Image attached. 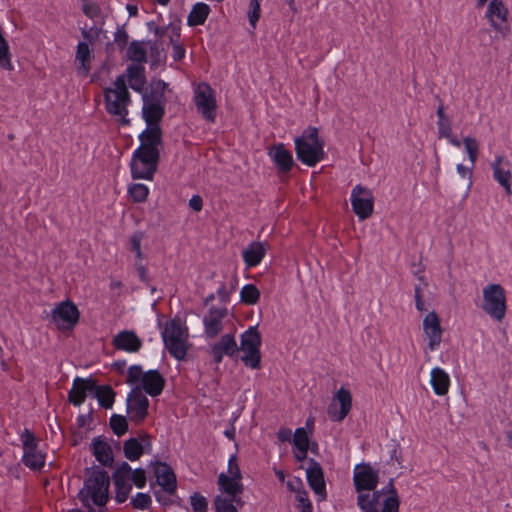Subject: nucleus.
I'll return each instance as SVG.
<instances>
[{
	"label": "nucleus",
	"instance_id": "nucleus-1",
	"mask_svg": "<svg viewBox=\"0 0 512 512\" xmlns=\"http://www.w3.org/2000/svg\"><path fill=\"white\" fill-rule=\"evenodd\" d=\"M353 483L357 493V506L361 512H376V509L381 508L391 512L394 506L400 505L394 479L389 480L386 488L377 490L379 472L370 464L361 463L355 466Z\"/></svg>",
	"mask_w": 512,
	"mask_h": 512
},
{
	"label": "nucleus",
	"instance_id": "nucleus-2",
	"mask_svg": "<svg viewBox=\"0 0 512 512\" xmlns=\"http://www.w3.org/2000/svg\"><path fill=\"white\" fill-rule=\"evenodd\" d=\"M140 146L134 151L131 159V175L133 179L152 180L160 159V147L163 144L162 130L145 129L140 135Z\"/></svg>",
	"mask_w": 512,
	"mask_h": 512
},
{
	"label": "nucleus",
	"instance_id": "nucleus-3",
	"mask_svg": "<svg viewBox=\"0 0 512 512\" xmlns=\"http://www.w3.org/2000/svg\"><path fill=\"white\" fill-rule=\"evenodd\" d=\"M110 477L104 470L93 471L84 481L82 489L78 493L81 503L95 512L92 504L102 507L109 500Z\"/></svg>",
	"mask_w": 512,
	"mask_h": 512
},
{
	"label": "nucleus",
	"instance_id": "nucleus-4",
	"mask_svg": "<svg viewBox=\"0 0 512 512\" xmlns=\"http://www.w3.org/2000/svg\"><path fill=\"white\" fill-rule=\"evenodd\" d=\"M105 108L107 112L119 117L122 125L130 123L127 118L128 106L131 102L124 75H119L113 83V87L104 90Z\"/></svg>",
	"mask_w": 512,
	"mask_h": 512
},
{
	"label": "nucleus",
	"instance_id": "nucleus-5",
	"mask_svg": "<svg viewBox=\"0 0 512 512\" xmlns=\"http://www.w3.org/2000/svg\"><path fill=\"white\" fill-rule=\"evenodd\" d=\"M295 151L298 160L313 167L324 159V141L319 137L318 129L308 127L302 135L295 139Z\"/></svg>",
	"mask_w": 512,
	"mask_h": 512
},
{
	"label": "nucleus",
	"instance_id": "nucleus-6",
	"mask_svg": "<svg viewBox=\"0 0 512 512\" xmlns=\"http://www.w3.org/2000/svg\"><path fill=\"white\" fill-rule=\"evenodd\" d=\"M165 348L171 356L177 360H184L190 346L187 327L183 326L179 319L166 322L162 332Z\"/></svg>",
	"mask_w": 512,
	"mask_h": 512
},
{
	"label": "nucleus",
	"instance_id": "nucleus-7",
	"mask_svg": "<svg viewBox=\"0 0 512 512\" xmlns=\"http://www.w3.org/2000/svg\"><path fill=\"white\" fill-rule=\"evenodd\" d=\"M261 335L256 326L249 327L241 335L240 347L238 351L243 352L241 360L252 369H259L261 363Z\"/></svg>",
	"mask_w": 512,
	"mask_h": 512
},
{
	"label": "nucleus",
	"instance_id": "nucleus-8",
	"mask_svg": "<svg viewBox=\"0 0 512 512\" xmlns=\"http://www.w3.org/2000/svg\"><path fill=\"white\" fill-rule=\"evenodd\" d=\"M482 309L497 321L504 319L507 310L506 293L500 284H489L484 287Z\"/></svg>",
	"mask_w": 512,
	"mask_h": 512
},
{
	"label": "nucleus",
	"instance_id": "nucleus-9",
	"mask_svg": "<svg viewBox=\"0 0 512 512\" xmlns=\"http://www.w3.org/2000/svg\"><path fill=\"white\" fill-rule=\"evenodd\" d=\"M21 441L23 446L22 462L25 466L32 470H40L45 465V454L38 448V439L29 430L24 429L21 433Z\"/></svg>",
	"mask_w": 512,
	"mask_h": 512
},
{
	"label": "nucleus",
	"instance_id": "nucleus-10",
	"mask_svg": "<svg viewBox=\"0 0 512 512\" xmlns=\"http://www.w3.org/2000/svg\"><path fill=\"white\" fill-rule=\"evenodd\" d=\"M509 11L502 0H491L485 12V18L488 20L492 29L502 37L510 33L508 21Z\"/></svg>",
	"mask_w": 512,
	"mask_h": 512
},
{
	"label": "nucleus",
	"instance_id": "nucleus-11",
	"mask_svg": "<svg viewBox=\"0 0 512 512\" xmlns=\"http://www.w3.org/2000/svg\"><path fill=\"white\" fill-rule=\"evenodd\" d=\"M80 312L77 306L69 301L59 303L51 312V320L60 330H71L79 322Z\"/></svg>",
	"mask_w": 512,
	"mask_h": 512
},
{
	"label": "nucleus",
	"instance_id": "nucleus-12",
	"mask_svg": "<svg viewBox=\"0 0 512 512\" xmlns=\"http://www.w3.org/2000/svg\"><path fill=\"white\" fill-rule=\"evenodd\" d=\"M194 101L203 118L214 122L217 107L214 90L206 83L199 84L195 91Z\"/></svg>",
	"mask_w": 512,
	"mask_h": 512
},
{
	"label": "nucleus",
	"instance_id": "nucleus-13",
	"mask_svg": "<svg viewBox=\"0 0 512 512\" xmlns=\"http://www.w3.org/2000/svg\"><path fill=\"white\" fill-rule=\"evenodd\" d=\"M351 204L354 213L359 219L369 218L373 213L374 207L372 192L361 185H356L351 193Z\"/></svg>",
	"mask_w": 512,
	"mask_h": 512
},
{
	"label": "nucleus",
	"instance_id": "nucleus-14",
	"mask_svg": "<svg viewBox=\"0 0 512 512\" xmlns=\"http://www.w3.org/2000/svg\"><path fill=\"white\" fill-rule=\"evenodd\" d=\"M149 408V400L141 390L140 386H135L127 397V411L130 419L134 422L143 421Z\"/></svg>",
	"mask_w": 512,
	"mask_h": 512
},
{
	"label": "nucleus",
	"instance_id": "nucleus-15",
	"mask_svg": "<svg viewBox=\"0 0 512 512\" xmlns=\"http://www.w3.org/2000/svg\"><path fill=\"white\" fill-rule=\"evenodd\" d=\"M131 473V467L127 462H122L113 472V481L116 490L115 499L118 503H123L128 499L132 489L128 483Z\"/></svg>",
	"mask_w": 512,
	"mask_h": 512
},
{
	"label": "nucleus",
	"instance_id": "nucleus-16",
	"mask_svg": "<svg viewBox=\"0 0 512 512\" xmlns=\"http://www.w3.org/2000/svg\"><path fill=\"white\" fill-rule=\"evenodd\" d=\"M227 308H210L203 318L204 333L207 338H215L223 330V320L227 317Z\"/></svg>",
	"mask_w": 512,
	"mask_h": 512
},
{
	"label": "nucleus",
	"instance_id": "nucleus-17",
	"mask_svg": "<svg viewBox=\"0 0 512 512\" xmlns=\"http://www.w3.org/2000/svg\"><path fill=\"white\" fill-rule=\"evenodd\" d=\"M423 331L429 340L428 348L435 350L442 340L440 318L435 311L429 312L423 319Z\"/></svg>",
	"mask_w": 512,
	"mask_h": 512
},
{
	"label": "nucleus",
	"instance_id": "nucleus-18",
	"mask_svg": "<svg viewBox=\"0 0 512 512\" xmlns=\"http://www.w3.org/2000/svg\"><path fill=\"white\" fill-rule=\"evenodd\" d=\"M334 400L338 401L340 404V409H337L335 403L330 404L328 408V415L332 421L340 422L342 421L351 411L352 408V395L351 392L345 388H340Z\"/></svg>",
	"mask_w": 512,
	"mask_h": 512
},
{
	"label": "nucleus",
	"instance_id": "nucleus-19",
	"mask_svg": "<svg viewBox=\"0 0 512 512\" xmlns=\"http://www.w3.org/2000/svg\"><path fill=\"white\" fill-rule=\"evenodd\" d=\"M237 352L238 345L232 334L223 335L218 342L211 345L209 351L216 364H219L225 355L233 357Z\"/></svg>",
	"mask_w": 512,
	"mask_h": 512
},
{
	"label": "nucleus",
	"instance_id": "nucleus-20",
	"mask_svg": "<svg viewBox=\"0 0 512 512\" xmlns=\"http://www.w3.org/2000/svg\"><path fill=\"white\" fill-rule=\"evenodd\" d=\"M153 471L158 485L166 493L174 494L177 489V479L172 467L164 462H156Z\"/></svg>",
	"mask_w": 512,
	"mask_h": 512
},
{
	"label": "nucleus",
	"instance_id": "nucleus-21",
	"mask_svg": "<svg viewBox=\"0 0 512 512\" xmlns=\"http://www.w3.org/2000/svg\"><path fill=\"white\" fill-rule=\"evenodd\" d=\"M307 481L315 494L320 497V500L326 498V485L323 469L321 465L313 458L309 459V467L307 468Z\"/></svg>",
	"mask_w": 512,
	"mask_h": 512
},
{
	"label": "nucleus",
	"instance_id": "nucleus-22",
	"mask_svg": "<svg viewBox=\"0 0 512 512\" xmlns=\"http://www.w3.org/2000/svg\"><path fill=\"white\" fill-rule=\"evenodd\" d=\"M95 389V381L87 378L76 377L73 380L72 387L68 393V401L74 406H80L84 403L87 393Z\"/></svg>",
	"mask_w": 512,
	"mask_h": 512
},
{
	"label": "nucleus",
	"instance_id": "nucleus-23",
	"mask_svg": "<svg viewBox=\"0 0 512 512\" xmlns=\"http://www.w3.org/2000/svg\"><path fill=\"white\" fill-rule=\"evenodd\" d=\"M112 345L117 350L136 353L142 347V340L132 330H123L112 339Z\"/></svg>",
	"mask_w": 512,
	"mask_h": 512
},
{
	"label": "nucleus",
	"instance_id": "nucleus-24",
	"mask_svg": "<svg viewBox=\"0 0 512 512\" xmlns=\"http://www.w3.org/2000/svg\"><path fill=\"white\" fill-rule=\"evenodd\" d=\"M150 447L151 438L148 434L141 435L140 439L129 438L123 444L124 456L130 461H136L143 455L145 448Z\"/></svg>",
	"mask_w": 512,
	"mask_h": 512
},
{
	"label": "nucleus",
	"instance_id": "nucleus-25",
	"mask_svg": "<svg viewBox=\"0 0 512 512\" xmlns=\"http://www.w3.org/2000/svg\"><path fill=\"white\" fill-rule=\"evenodd\" d=\"M268 154L274 161L279 172L288 173L291 171V169L294 165V160H293L291 152L288 149H286L284 144L279 143V144L273 145L269 149Z\"/></svg>",
	"mask_w": 512,
	"mask_h": 512
},
{
	"label": "nucleus",
	"instance_id": "nucleus-26",
	"mask_svg": "<svg viewBox=\"0 0 512 512\" xmlns=\"http://www.w3.org/2000/svg\"><path fill=\"white\" fill-rule=\"evenodd\" d=\"M165 383L164 377L158 370H149L145 372L140 387L151 397H156L162 393Z\"/></svg>",
	"mask_w": 512,
	"mask_h": 512
},
{
	"label": "nucleus",
	"instance_id": "nucleus-27",
	"mask_svg": "<svg viewBox=\"0 0 512 512\" xmlns=\"http://www.w3.org/2000/svg\"><path fill=\"white\" fill-rule=\"evenodd\" d=\"M143 118L147 123L146 129L158 128L159 122L162 120L165 109L164 104H156V103H147V99H145V103H143Z\"/></svg>",
	"mask_w": 512,
	"mask_h": 512
},
{
	"label": "nucleus",
	"instance_id": "nucleus-28",
	"mask_svg": "<svg viewBox=\"0 0 512 512\" xmlns=\"http://www.w3.org/2000/svg\"><path fill=\"white\" fill-rule=\"evenodd\" d=\"M125 79L136 92H142L146 85L145 68L140 64H131L126 69Z\"/></svg>",
	"mask_w": 512,
	"mask_h": 512
},
{
	"label": "nucleus",
	"instance_id": "nucleus-29",
	"mask_svg": "<svg viewBox=\"0 0 512 512\" xmlns=\"http://www.w3.org/2000/svg\"><path fill=\"white\" fill-rule=\"evenodd\" d=\"M92 452L98 462L103 466L112 467L114 458L111 446L100 438H94Z\"/></svg>",
	"mask_w": 512,
	"mask_h": 512
},
{
	"label": "nucleus",
	"instance_id": "nucleus-30",
	"mask_svg": "<svg viewBox=\"0 0 512 512\" xmlns=\"http://www.w3.org/2000/svg\"><path fill=\"white\" fill-rule=\"evenodd\" d=\"M217 483L219 489L233 499H238V496L243 492L241 480L229 477L225 473L219 474Z\"/></svg>",
	"mask_w": 512,
	"mask_h": 512
},
{
	"label": "nucleus",
	"instance_id": "nucleus-31",
	"mask_svg": "<svg viewBox=\"0 0 512 512\" xmlns=\"http://www.w3.org/2000/svg\"><path fill=\"white\" fill-rule=\"evenodd\" d=\"M266 249L262 242H252L243 251V259L248 268L257 266L265 257Z\"/></svg>",
	"mask_w": 512,
	"mask_h": 512
},
{
	"label": "nucleus",
	"instance_id": "nucleus-32",
	"mask_svg": "<svg viewBox=\"0 0 512 512\" xmlns=\"http://www.w3.org/2000/svg\"><path fill=\"white\" fill-rule=\"evenodd\" d=\"M503 162L502 156H497L495 161L492 163L493 176L495 180L505 189L507 195L512 194L511 179L512 175L509 169L501 167Z\"/></svg>",
	"mask_w": 512,
	"mask_h": 512
},
{
	"label": "nucleus",
	"instance_id": "nucleus-33",
	"mask_svg": "<svg viewBox=\"0 0 512 512\" xmlns=\"http://www.w3.org/2000/svg\"><path fill=\"white\" fill-rule=\"evenodd\" d=\"M430 382L437 395L444 396L448 393L450 378L442 368L435 367L432 369Z\"/></svg>",
	"mask_w": 512,
	"mask_h": 512
},
{
	"label": "nucleus",
	"instance_id": "nucleus-34",
	"mask_svg": "<svg viewBox=\"0 0 512 512\" xmlns=\"http://www.w3.org/2000/svg\"><path fill=\"white\" fill-rule=\"evenodd\" d=\"M76 61L79 62L77 72L82 76H87L91 70L92 54L89 45L85 42H79L76 51Z\"/></svg>",
	"mask_w": 512,
	"mask_h": 512
},
{
	"label": "nucleus",
	"instance_id": "nucleus-35",
	"mask_svg": "<svg viewBox=\"0 0 512 512\" xmlns=\"http://www.w3.org/2000/svg\"><path fill=\"white\" fill-rule=\"evenodd\" d=\"M209 13L210 8L207 4L202 2L195 4L188 15V25L193 27L204 24Z\"/></svg>",
	"mask_w": 512,
	"mask_h": 512
},
{
	"label": "nucleus",
	"instance_id": "nucleus-36",
	"mask_svg": "<svg viewBox=\"0 0 512 512\" xmlns=\"http://www.w3.org/2000/svg\"><path fill=\"white\" fill-rule=\"evenodd\" d=\"M95 392V396L97 397L99 404L101 407L105 409H109L113 406L115 399V392L108 385L96 386L93 390Z\"/></svg>",
	"mask_w": 512,
	"mask_h": 512
},
{
	"label": "nucleus",
	"instance_id": "nucleus-37",
	"mask_svg": "<svg viewBox=\"0 0 512 512\" xmlns=\"http://www.w3.org/2000/svg\"><path fill=\"white\" fill-rule=\"evenodd\" d=\"M127 57L133 62L132 64L142 65L147 61L146 49L142 42L132 41L127 49Z\"/></svg>",
	"mask_w": 512,
	"mask_h": 512
},
{
	"label": "nucleus",
	"instance_id": "nucleus-38",
	"mask_svg": "<svg viewBox=\"0 0 512 512\" xmlns=\"http://www.w3.org/2000/svg\"><path fill=\"white\" fill-rule=\"evenodd\" d=\"M260 291L253 284H247L240 291V300L243 304L254 305L259 301Z\"/></svg>",
	"mask_w": 512,
	"mask_h": 512
},
{
	"label": "nucleus",
	"instance_id": "nucleus-39",
	"mask_svg": "<svg viewBox=\"0 0 512 512\" xmlns=\"http://www.w3.org/2000/svg\"><path fill=\"white\" fill-rule=\"evenodd\" d=\"M128 193L134 203H142L146 201L149 189L146 185L137 183L129 186Z\"/></svg>",
	"mask_w": 512,
	"mask_h": 512
},
{
	"label": "nucleus",
	"instance_id": "nucleus-40",
	"mask_svg": "<svg viewBox=\"0 0 512 512\" xmlns=\"http://www.w3.org/2000/svg\"><path fill=\"white\" fill-rule=\"evenodd\" d=\"M0 67L5 70H12L11 55L9 53V46L7 41L0 31Z\"/></svg>",
	"mask_w": 512,
	"mask_h": 512
},
{
	"label": "nucleus",
	"instance_id": "nucleus-41",
	"mask_svg": "<svg viewBox=\"0 0 512 512\" xmlns=\"http://www.w3.org/2000/svg\"><path fill=\"white\" fill-rule=\"evenodd\" d=\"M233 502H236L238 505L242 504L240 498L238 499H227L221 496H217L215 499V509L216 512H238L237 508L234 506Z\"/></svg>",
	"mask_w": 512,
	"mask_h": 512
},
{
	"label": "nucleus",
	"instance_id": "nucleus-42",
	"mask_svg": "<svg viewBox=\"0 0 512 512\" xmlns=\"http://www.w3.org/2000/svg\"><path fill=\"white\" fill-rule=\"evenodd\" d=\"M293 445L300 452H308L309 449V437L304 428H297L294 437Z\"/></svg>",
	"mask_w": 512,
	"mask_h": 512
},
{
	"label": "nucleus",
	"instance_id": "nucleus-43",
	"mask_svg": "<svg viewBox=\"0 0 512 512\" xmlns=\"http://www.w3.org/2000/svg\"><path fill=\"white\" fill-rule=\"evenodd\" d=\"M110 428L117 436H122L128 431V423L124 416L114 414L110 418Z\"/></svg>",
	"mask_w": 512,
	"mask_h": 512
},
{
	"label": "nucleus",
	"instance_id": "nucleus-44",
	"mask_svg": "<svg viewBox=\"0 0 512 512\" xmlns=\"http://www.w3.org/2000/svg\"><path fill=\"white\" fill-rule=\"evenodd\" d=\"M296 501H297V508L301 512H312V504L308 498V493L306 490H303V489L296 490Z\"/></svg>",
	"mask_w": 512,
	"mask_h": 512
},
{
	"label": "nucleus",
	"instance_id": "nucleus-45",
	"mask_svg": "<svg viewBox=\"0 0 512 512\" xmlns=\"http://www.w3.org/2000/svg\"><path fill=\"white\" fill-rule=\"evenodd\" d=\"M151 503V496L146 493H137L136 496L131 499V505L134 509H148Z\"/></svg>",
	"mask_w": 512,
	"mask_h": 512
},
{
	"label": "nucleus",
	"instance_id": "nucleus-46",
	"mask_svg": "<svg viewBox=\"0 0 512 512\" xmlns=\"http://www.w3.org/2000/svg\"><path fill=\"white\" fill-rule=\"evenodd\" d=\"M463 143L468 153L469 159L472 163V166H474L478 157V142L475 138L466 137L464 138Z\"/></svg>",
	"mask_w": 512,
	"mask_h": 512
},
{
	"label": "nucleus",
	"instance_id": "nucleus-47",
	"mask_svg": "<svg viewBox=\"0 0 512 512\" xmlns=\"http://www.w3.org/2000/svg\"><path fill=\"white\" fill-rule=\"evenodd\" d=\"M190 503L194 512H207L208 503L204 496L195 492L190 497Z\"/></svg>",
	"mask_w": 512,
	"mask_h": 512
},
{
	"label": "nucleus",
	"instance_id": "nucleus-48",
	"mask_svg": "<svg viewBox=\"0 0 512 512\" xmlns=\"http://www.w3.org/2000/svg\"><path fill=\"white\" fill-rule=\"evenodd\" d=\"M144 374L145 372H143L141 366L132 365L127 371L126 382L131 385L142 382Z\"/></svg>",
	"mask_w": 512,
	"mask_h": 512
},
{
	"label": "nucleus",
	"instance_id": "nucleus-49",
	"mask_svg": "<svg viewBox=\"0 0 512 512\" xmlns=\"http://www.w3.org/2000/svg\"><path fill=\"white\" fill-rule=\"evenodd\" d=\"M260 17V3L258 0H251L249 3L248 18L251 26L254 28Z\"/></svg>",
	"mask_w": 512,
	"mask_h": 512
},
{
	"label": "nucleus",
	"instance_id": "nucleus-50",
	"mask_svg": "<svg viewBox=\"0 0 512 512\" xmlns=\"http://www.w3.org/2000/svg\"><path fill=\"white\" fill-rule=\"evenodd\" d=\"M128 39L129 36L124 26L118 27L114 33V42L120 50L125 49L128 43Z\"/></svg>",
	"mask_w": 512,
	"mask_h": 512
},
{
	"label": "nucleus",
	"instance_id": "nucleus-51",
	"mask_svg": "<svg viewBox=\"0 0 512 512\" xmlns=\"http://www.w3.org/2000/svg\"><path fill=\"white\" fill-rule=\"evenodd\" d=\"M129 479L135 484L138 488H143L146 485V472L144 469L138 468L135 470L131 469V473Z\"/></svg>",
	"mask_w": 512,
	"mask_h": 512
},
{
	"label": "nucleus",
	"instance_id": "nucleus-52",
	"mask_svg": "<svg viewBox=\"0 0 512 512\" xmlns=\"http://www.w3.org/2000/svg\"><path fill=\"white\" fill-rule=\"evenodd\" d=\"M142 238H143V235L140 232L134 233L130 237L131 250L135 252L136 258L138 260H142V258H143V254L141 251Z\"/></svg>",
	"mask_w": 512,
	"mask_h": 512
},
{
	"label": "nucleus",
	"instance_id": "nucleus-53",
	"mask_svg": "<svg viewBox=\"0 0 512 512\" xmlns=\"http://www.w3.org/2000/svg\"><path fill=\"white\" fill-rule=\"evenodd\" d=\"M82 11L87 17L92 19L98 17L101 13L100 7L96 3L89 1L83 3Z\"/></svg>",
	"mask_w": 512,
	"mask_h": 512
},
{
	"label": "nucleus",
	"instance_id": "nucleus-54",
	"mask_svg": "<svg viewBox=\"0 0 512 512\" xmlns=\"http://www.w3.org/2000/svg\"><path fill=\"white\" fill-rule=\"evenodd\" d=\"M228 476L236 479H242L240 467L236 455H232L228 462Z\"/></svg>",
	"mask_w": 512,
	"mask_h": 512
},
{
	"label": "nucleus",
	"instance_id": "nucleus-55",
	"mask_svg": "<svg viewBox=\"0 0 512 512\" xmlns=\"http://www.w3.org/2000/svg\"><path fill=\"white\" fill-rule=\"evenodd\" d=\"M438 132L440 138H450L452 134V127L450 120L438 121Z\"/></svg>",
	"mask_w": 512,
	"mask_h": 512
},
{
	"label": "nucleus",
	"instance_id": "nucleus-56",
	"mask_svg": "<svg viewBox=\"0 0 512 512\" xmlns=\"http://www.w3.org/2000/svg\"><path fill=\"white\" fill-rule=\"evenodd\" d=\"M145 99H147V103L164 104V94L155 93L152 89L149 93L143 94V103H145Z\"/></svg>",
	"mask_w": 512,
	"mask_h": 512
},
{
	"label": "nucleus",
	"instance_id": "nucleus-57",
	"mask_svg": "<svg viewBox=\"0 0 512 512\" xmlns=\"http://www.w3.org/2000/svg\"><path fill=\"white\" fill-rule=\"evenodd\" d=\"M415 304H416V309L418 311L424 312L427 310V308L425 306V302L422 299V289L418 285L415 286Z\"/></svg>",
	"mask_w": 512,
	"mask_h": 512
},
{
	"label": "nucleus",
	"instance_id": "nucleus-58",
	"mask_svg": "<svg viewBox=\"0 0 512 512\" xmlns=\"http://www.w3.org/2000/svg\"><path fill=\"white\" fill-rule=\"evenodd\" d=\"M189 207L195 212L201 211L203 207L202 197L199 195L192 196V198L189 200Z\"/></svg>",
	"mask_w": 512,
	"mask_h": 512
},
{
	"label": "nucleus",
	"instance_id": "nucleus-59",
	"mask_svg": "<svg viewBox=\"0 0 512 512\" xmlns=\"http://www.w3.org/2000/svg\"><path fill=\"white\" fill-rule=\"evenodd\" d=\"M173 58L175 61H180L185 56V49L182 45L173 42Z\"/></svg>",
	"mask_w": 512,
	"mask_h": 512
},
{
	"label": "nucleus",
	"instance_id": "nucleus-60",
	"mask_svg": "<svg viewBox=\"0 0 512 512\" xmlns=\"http://www.w3.org/2000/svg\"><path fill=\"white\" fill-rule=\"evenodd\" d=\"M167 84L163 80L152 81L151 89L155 91V93L165 94Z\"/></svg>",
	"mask_w": 512,
	"mask_h": 512
},
{
	"label": "nucleus",
	"instance_id": "nucleus-61",
	"mask_svg": "<svg viewBox=\"0 0 512 512\" xmlns=\"http://www.w3.org/2000/svg\"><path fill=\"white\" fill-rule=\"evenodd\" d=\"M292 432L290 429L282 427L277 432V437L281 442L289 441L291 438Z\"/></svg>",
	"mask_w": 512,
	"mask_h": 512
},
{
	"label": "nucleus",
	"instance_id": "nucleus-62",
	"mask_svg": "<svg viewBox=\"0 0 512 512\" xmlns=\"http://www.w3.org/2000/svg\"><path fill=\"white\" fill-rule=\"evenodd\" d=\"M136 270L138 272L139 278L143 282L148 281V273L146 268L142 264H136Z\"/></svg>",
	"mask_w": 512,
	"mask_h": 512
},
{
	"label": "nucleus",
	"instance_id": "nucleus-63",
	"mask_svg": "<svg viewBox=\"0 0 512 512\" xmlns=\"http://www.w3.org/2000/svg\"><path fill=\"white\" fill-rule=\"evenodd\" d=\"M437 116L438 121L448 120V117L445 115L444 107L442 104L437 109Z\"/></svg>",
	"mask_w": 512,
	"mask_h": 512
},
{
	"label": "nucleus",
	"instance_id": "nucleus-64",
	"mask_svg": "<svg viewBox=\"0 0 512 512\" xmlns=\"http://www.w3.org/2000/svg\"><path fill=\"white\" fill-rule=\"evenodd\" d=\"M457 170L462 175V177H466L467 175L470 174V170L462 164L457 165Z\"/></svg>",
	"mask_w": 512,
	"mask_h": 512
}]
</instances>
